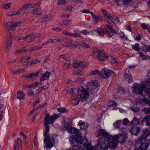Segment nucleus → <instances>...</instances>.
Listing matches in <instances>:
<instances>
[{
    "label": "nucleus",
    "mask_w": 150,
    "mask_h": 150,
    "mask_svg": "<svg viewBox=\"0 0 150 150\" xmlns=\"http://www.w3.org/2000/svg\"><path fill=\"white\" fill-rule=\"evenodd\" d=\"M140 119L134 117L133 120L130 122L129 125L127 126V125L129 122V121L127 118L123 119L122 121L121 120L117 121L113 124V126L115 128H117L121 131H139L140 128L138 127H134L132 125H137L140 123Z\"/></svg>",
    "instance_id": "1"
},
{
    "label": "nucleus",
    "mask_w": 150,
    "mask_h": 150,
    "mask_svg": "<svg viewBox=\"0 0 150 150\" xmlns=\"http://www.w3.org/2000/svg\"><path fill=\"white\" fill-rule=\"evenodd\" d=\"M71 132L72 136L71 137V141L76 146L81 147L79 144H83V148L85 150H97L95 146H91L88 142L86 138H82L81 134L79 132Z\"/></svg>",
    "instance_id": "2"
},
{
    "label": "nucleus",
    "mask_w": 150,
    "mask_h": 150,
    "mask_svg": "<svg viewBox=\"0 0 150 150\" xmlns=\"http://www.w3.org/2000/svg\"><path fill=\"white\" fill-rule=\"evenodd\" d=\"M127 137L126 134L116 135L115 136H109L107 138V141L112 144H115L117 142L122 143L125 141Z\"/></svg>",
    "instance_id": "3"
},
{
    "label": "nucleus",
    "mask_w": 150,
    "mask_h": 150,
    "mask_svg": "<svg viewBox=\"0 0 150 150\" xmlns=\"http://www.w3.org/2000/svg\"><path fill=\"white\" fill-rule=\"evenodd\" d=\"M64 124L61 127L62 131H79V129L71 126L72 122L70 118H67L64 122Z\"/></svg>",
    "instance_id": "4"
},
{
    "label": "nucleus",
    "mask_w": 150,
    "mask_h": 150,
    "mask_svg": "<svg viewBox=\"0 0 150 150\" xmlns=\"http://www.w3.org/2000/svg\"><path fill=\"white\" fill-rule=\"evenodd\" d=\"M133 92L135 93L138 94L139 95H142L143 96L142 94V91L144 88H145V85H142L140 84H136L132 86Z\"/></svg>",
    "instance_id": "5"
},
{
    "label": "nucleus",
    "mask_w": 150,
    "mask_h": 150,
    "mask_svg": "<svg viewBox=\"0 0 150 150\" xmlns=\"http://www.w3.org/2000/svg\"><path fill=\"white\" fill-rule=\"evenodd\" d=\"M58 117L59 116L57 114H55L51 116L48 113H47L44 118V123L49 124H52L54 120Z\"/></svg>",
    "instance_id": "6"
},
{
    "label": "nucleus",
    "mask_w": 150,
    "mask_h": 150,
    "mask_svg": "<svg viewBox=\"0 0 150 150\" xmlns=\"http://www.w3.org/2000/svg\"><path fill=\"white\" fill-rule=\"evenodd\" d=\"M49 132H45L44 134V136H45L44 139V142L46 144L45 146L48 148H50L53 146V143L51 141L50 137L48 133Z\"/></svg>",
    "instance_id": "7"
},
{
    "label": "nucleus",
    "mask_w": 150,
    "mask_h": 150,
    "mask_svg": "<svg viewBox=\"0 0 150 150\" xmlns=\"http://www.w3.org/2000/svg\"><path fill=\"white\" fill-rule=\"evenodd\" d=\"M77 91L81 98L85 99L87 98L89 96L88 92L87 91H86L83 87H81L79 88Z\"/></svg>",
    "instance_id": "8"
},
{
    "label": "nucleus",
    "mask_w": 150,
    "mask_h": 150,
    "mask_svg": "<svg viewBox=\"0 0 150 150\" xmlns=\"http://www.w3.org/2000/svg\"><path fill=\"white\" fill-rule=\"evenodd\" d=\"M19 24L18 22L13 23L12 22H7L5 26L7 28V30L8 31L14 30L16 27Z\"/></svg>",
    "instance_id": "9"
},
{
    "label": "nucleus",
    "mask_w": 150,
    "mask_h": 150,
    "mask_svg": "<svg viewBox=\"0 0 150 150\" xmlns=\"http://www.w3.org/2000/svg\"><path fill=\"white\" fill-rule=\"evenodd\" d=\"M98 81L94 80L89 82L87 85V88L89 91H92L96 89L98 86Z\"/></svg>",
    "instance_id": "10"
},
{
    "label": "nucleus",
    "mask_w": 150,
    "mask_h": 150,
    "mask_svg": "<svg viewBox=\"0 0 150 150\" xmlns=\"http://www.w3.org/2000/svg\"><path fill=\"white\" fill-rule=\"evenodd\" d=\"M113 73V71L104 68L102 70L100 74L104 78H106L110 76Z\"/></svg>",
    "instance_id": "11"
},
{
    "label": "nucleus",
    "mask_w": 150,
    "mask_h": 150,
    "mask_svg": "<svg viewBox=\"0 0 150 150\" xmlns=\"http://www.w3.org/2000/svg\"><path fill=\"white\" fill-rule=\"evenodd\" d=\"M87 63L85 62H75L72 64V66L74 68H78L79 67L81 68H85L87 67Z\"/></svg>",
    "instance_id": "12"
},
{
    "label": "nucleus",
    "mask_w": 150,
    "mask_h": 150,
    "mask_svg": "<svg viewBox=\"0 0 150 150\" xmlns=\"http://www.w3.org/2000/svg\"><path fill=\"white\" fill-rule=\"evenodd\" d=\"M108 29L106 31L108 33V35L109 37H111L114 34L117 35V32L112 27L109 26L108 25H106Z\"/></svg>",
    "instance_id": "13"
},
{
    "label": "nucleus",
    "mask_w": 150,
    "mask_h": 150,
    "mask_svg": "<svg viewBox=\"0 0 150 150\" xmlns=\"http://www.w3.org/2000/svg\"><path fill=\"white\" fill-rule=\"evenodd\" d=\"M42 71L41 69L38 70L35 73H31L29 74H27L26 76H24V77L27 78H35L38 76H40L42 73Z\"/></svg>",
    "instance_id": "14"
},
{
    "label": "nucleus",
    "mask_w": 150,
    "mask_h": 150,
    "mask_svg": "<svg viewBox=\"0 0 150 150\" xmlns=\"http://www.w3.org/2000/svg\"><path fill=\"white\" fill-rule=\"evenodd\" d=\"M150 132H143L140 136V138L137 139V142L139 143L144 142L146 140L147 137L150 135Z\"/></svg>",
    "instance_id": "15"
},
{
    "label": "nucleus",
    "mask_w": 150,
    "mask_h": 150,
    "mask_svg": "<svg viewBox=\"0 0 150 150\" xmlns=\"http://www.w3.org/2000/svg\"><path fill=\"white\" fill-rule=\"evenodd\" d=\"M97 52H99L98 56H97V59L100 61H103L104 60V58H106V56H105V53L104 52H101L100 50H97Z\"/></svg>",
    "instance_id": "16"
},
{
    "label": "nucleus",
    "mask_w": 150,
    "mask_h": 150,
    "mask_svg": "<svg viewBox=\"0 0 150 150\" xmlns=\"http://www.w3.org/2000/svg\"><path fill=\"white\" fill-rule=\"evenodd\" d=\"M125 73L124 77L126 78V80L129 83H131L132 81V77L130 71L129 70H126Z\"/></svg>",
    "instance_id": "17"
},
{
    "label": "nucleus",
    "mask_w": 150,
    "mask_h": 150,
    "mask_svg": "<svg viewBox=\"0 0 150 150\" xmlns=\"http://www.w3.org/2000/svg\"><path fill=\"white\" fill-rule=\"evenodd\" d=\"M12 42V37L11 36V34L9 32V35L7 36L6 37L5 44L7 48H9L11 47Z\"/></svg>",
    "instance_id": "18"
},
{
    "label": "nucleus",
    "mask_w": 150,
    "mask_h": 150,
    "mask_svg": "<svg viewBox=\"0 0 150 150\" xmlns=\"http://www.w3.org/2000/svg\"><path fill=\"white\" fill-rule=\"evenodd\" d=\"M73 42V40L70 38L66 39L65 41L62 45V46L65 47H72L73 44L71 43Z\"/></svg>",
    "instance_id": "19"
},
{
    "label": "nucleus",
    "mask_w": 150,
    "mask_h": 150,
    "mask_svg": "<svg viewBox=\"0 0 150 150\" xmlns=\"http://www.w3.org/2000/svg\"><path fill=\"white\" fill-rule=\"evenodd\" d=\"M144 102L146 104L150 105V100L144 97L143 99H137L136 101V104L137 105H138L142 104Z\"/></svg>",
    "instance_id": "20"
},
{
    "label": "nucleus",
    "mask_w": 150,
    "mask_h": 150,
    "mask_svg": "<svg viewBox=\"0 0 150 150\" xmlns=\"http://www.w3.org/2000/svg\"><path fill=\"white\" fill-rule=\"evenodd\" d=\"M109 136H110L108 134L107 132H98V137L101 139H103L107 137V138Z\"/></svg>",
    "instance_id": "21"
},
{
    "label": "nucleus",
    "mask_w": 150,
    "mask_h": 150,
    "mask_svg": "<svg viewBox=\"0 0 150 150\" xmlns=\"http://www.w3.org/2000/svg\"><path fill=\"white\" fill-rule=\"evenodd\" d=\"M142 124L147 126L150 125V116L144 117L142 121Z\"/></svg>",
    "instance_id": "22"
},
{
    "label": "nucleus",
    "mask_w": 150,
    "mask_h": 150,
    "mask_svg": "<svg viewBox=\"0 0 150 150\" xmlns=\"http://www.w3.org/2000/svg\"><path fill=\"white\" fill-rule=\"evenodd\" d=\"M78 125L80 126V128L81 129H83L84 130H86L88 128V125L86 122H83L82 120L79 121Z\"/></svg>",
    "instance_id": "23"
},
{
    "label": "nucleus",
    "mask_w": 150,
    "mask_h": 150,
    "mask_svg": "<svg viewBox=\"0 0 150 150\" xmlns=\"http://www.w3.org/2000/svg\"><path fill=\"white\" fill-rule=\"evenodd\" d=\"M91 15L92 16L93 18L94 19L95 23H97L99 21H102L103 18L101 16H97L95 15L93 12L91 13Z\"/></svg>",
    "instance_id": "24"
},
{
    "label": "nucleus",
    "mask_w": 150,
    "mask_h": 150,
    "mask_svg": "<svg viewBox=\"0 0 150 150\" xmlns=\"http://www.w3.org/2000/svg\"><path fill=\"white\" fill-rule=\"evenodd\" d=\"M50 74V72L47 71L45 73L43 74L40 78V81H44L49 79Z\"/></svg>",
    "instance_id": "25"
},
{
    "label": "nucleus",
    "mask_w": 150,
    "mask_h": 150,
    "mask_svg": "<svg viewBox=\"0 0 150 150\" xmlns=\"http://www.w3.org/2000/svg\"><path fill=\"white\" fill-rule=\"evenodd\" d=\"M143 46L141 47V50L144 52H150V45H147L144 44Z\"/></svg>",
    "instance_id": "26"
},
{
    "label": "nucleus",
    "mask_w": 150,
    "mask_h": 150,
    "mask_svg": "<svg viewBox=\"0 0 150 150\" xmlns=\"http://www.w3.org/2000/svg\"><path fill=\"white\" fill-rule=\"evenodd\" d=\"M25 94L21 90L19 91L17 93V97L20 100H22L24 98Z\"/></svg>",
    "instance_id": "27"
},
{
    "label": "nucleus",
    "mask_w": 150,
    "mask_h": 150,
    "mask_svg": "<svg viewBox=\"0 0 150 150\" xmlns=\"http://www.w3.org/2000/svg\"><path fill=\"white\" fill-rule=\"evenodd\" d=\"M42 11L41 8H36L32 11V13L34 15H37L40 14Z\"/></svg>",
    "instance_id": "28"
},
{
    "label": "nucleus",
    "mask_w": 150,
    "mask_h": 150,
    "mask_svg": "<svg viewBox=\"0 0 150 150\" xmlns=\"http://www.w3.org/2000/svg\"><path fill=\"white\" fill-rule=\"evenodd\" d=\"M106 59L108 61L111 62L112 63L116 64V63L117 62L116 59L112 56H107L106 57Z\"/></svg>",
    "instance_id": "29"
},
{
    "label": "nucleus",
    "mask_w": 150,
    "mask_h": 150,
    "mask_svg": "<svg viewBox=\"0 0 150 150\" xmlns=\"http://www.w3.org/2000/svg\"><path fill=\"white\" fill-rule=\"evenodd\" d=\"M108 143L109 142H108ZM100 147L103 150L107 149L109 147V143L105 142H103L102 143Z\"/></svg>",
    "instance_id": "30"
},
{
    "label": "nucleus",
    "mask_w": 150,
    "mask_h": 150,
    "mask_svg": "<svg viewBox=\"0 0 150 150\" xmlns=\"http://www.w3.org/2000/svg\"><path fill=\"white\" fill-rule=\"evenodd\" d=\"M97 33L99 35L101 36H103L104 34V30L100 27H98L96 29Z\"/></svg>",
    "instance_id": "31"
},
{
    "label": "nucleus",
    "mask_w": 150,
    "mask_h": 150,
    "mask_svg": "<svg viewBox=\"0 0 150 150\" xmlns=\"http://www.w3.org/2000/svg\"><path fill=\"white\" fill-rule=\"evenodd\" d=\"M142 143L140 146V148L142 150H147L149 145L146 143Z\"/></svg>",
    "instance_id": "32"
},
{
    "label": "nucleus",
    "mask_w": 150,
    "mask_h": 150,
    "mask_svg": "<svg viewBox=\"0 0 150 150\" xmlns=\"http://www.w3.org/2000/svg\"><path fill=\"white\" fill-rule=\"evenodd\" d=\"M117 103L114 100H111L107 104V106L108 107H110L115 106L117 105Z\"/></svg>",
    "instance_id": "33"
},
{
    "label": "nucleus",
    "mask_w": 150,
    "mask_h": 150,
    "mask_svg": "<svg viewBox=\"0 0 150 150\" xmlns=\"http://www.w3.org/2000/svg\"><path fill=\"white\" fill-rule=\"evenodd\" d=\"M31 58L30 56L28 57L24 56L23 57L20 59V62H23L24 63L25 62L27 61L28 60H29Z\"/></svg>",
    "instance_id": "34"
},
{
    "label": "nucleus",
    "mask_w": 150,
    "mask_h": 150,
    "mask_svg": "<svg viewBox=\"0 0 150 150\" xmlns=\"http://www.w3.org/2000/svg\"><path fill=\"white\" fill-rule=\"evenodd\" d=\"M52 17V15L50 13H46L44 16V20L45 21L50 20Z\"/></svg>",
    "instance_id": "35"
},
{
    "label": "nucleus",
    "mask_w": 150,
    "mask_h": 150,
    "mask_svg": "<svg viewBox=\"0 0 150 150\" xmlns=\"http://www.w3.org/2000/svg\"><path fill=\"white\" fill-rule=\"evenodd\" d=\"M40 61V60H37L35 61L28 62L25 65V66H29L32 64H35L39 63Z\"/></svg>",
    "instance_id": "36"
},
{
    "label": "nucleus",
    "mask_w": 150,
    "mask_h": 150,
    "mask_svg": "<svg viewBox=\"0 0 150 150\" xmlns=\"http://www.w3.org/2000/svg\"><path fill=\"white\" fill-rule=\"evenodd\" d=\"M79 98L78 97H77L72 100L71 103L74 105H77L79 103Z\"/></svg>",
    "instance_id": "37"
},
{
    "label": "nucleus",
    "mask_w": 150,
    "mask_h": 150,
    "mask_svg": "<svg viewBox=\"0 0 150 150\" xmlns=\"http://www.w3.org/2000/svg\"><path fill=\"white\" fill-rule=\"evenodd\" d=\"M132 48L135 51L139 52L140 51L141 48L139 47V44L136 43L134 46H132Z\"/></svg>",
    "instance_id": "38"
},
{
    "label": "nucleus",
    "mask_w": 150,
    "mask_h": 150,
    "mask_svg": "<svg viewBox=\"0 0 150 150\" xmlns=\"http://www.w3.org/2000/svg\"><path fill=\"white\" fill-rule=\"evenodd\" d=\"M74 37L76 38L77 37H80L81 32L79 30H74Z\"/></svg>",
    "instance_id": "39"
},
{
    "label": "nucleus",
    "mask_w": 150,
    "mask_h": 150,
    "mask_svg": "<svg viewBox=\"0 0 150 150\" xmlns=\"http://www.w3.org/2000/svg\"><path fill=\"white\" fill-rule=\"evenodd\" d=\"M96 74H99V75H100L99 71L97 69L93 70L90 72L89 73V75H94Z\"/></svg>",
    "instance_id": "40"
},
{
    "label": "nucleus",
    "mask_w": 150,
    "mask_h": 150,
    "mask_svg": "<svg viewBox=\"0 0 150 150\" xmlns=\"http://www.w3.org/2000/svg\"><path fill=\"white\" fill-rule=\"evenodd\" d=\"M22 142L21 139L18 138V139L15 141V143L13 145L18 146V145H20L21 146H22Z\"/></svg>",
    "instance_id": "41"
},
{
    "label": "nucleus",
    "mask_w": 150,
    "mask_h": 150,
    "mask_svg": "<svg viewBox=\"0 0 150 150\" xmlns=\"http://www.w3.org/2000/svg\"><path fill=\"white\" fill-rule=\"evenodd\" d=\"M47 85H45L39 88L38 90L39 91H42V90H45L47 89L48 88V83H47Z\"/></svg>",
    "instance_id": "42"
},
{
    "label": "nucleus",
    "mask_w": 150,
    "mask_h": 150,
    "mask_svg": "<svg viewBox=\"0 0 150 150\" xmlns=\"http://www.w3.org/2000/svg\"><path fill=\"white\" fill-rule=\"evenodd\" d=\"M70 65V63L69 61H67L64 64V69H68Z\"/></svg>",
    "instance_id": "43"
},
{
    "label": "nucleus",
    "mask_w": 150,
    "mask_h": 150,
    "mask_svg": "<svg viewBox=\"0 0 150 150\" xmlns=\"http://www.w3.org/2000/svg\"><path fill=\"white\" fill-rule=\"evenodd\" d=\"M130 109L134 112H137L139 111L140 108L139 107H130Z\"/></svg>",
    "instance_id": "44"
},
{
    "label": "nucleus",
    "mask_w": 150,
    "mask_h": 150,
    "mask_svg": "<svg viewBox=\"0 0 150 150\" xmlns=\"http://www.w3.org/2000/svg\"><path fill=\"white\" fill-rule=\"evenodd\" d=\"M29 8L28 4H27L24 5L23 7L21 8L20 10L21 11H25Z\"/></svg>",
    "instance_id": "45"
},
{
    "label": "nucleus",
    "mask_w": 150,
    "mask_h": 150,
    "mask_svg": "<svg viewBox=\"0 0 150 150\" xmlns=\"http://www.w3.org/2000/svg\"><path fill=\"white\" fill-rule=\"evenodd\" d=\"M11 5V4L9 3L7 4H4L3 5L2 7L3 8L5 9H7L10 8Z\"/></svg>",
    "instance_id": "46"
},
{
    "label": "nucleus",
    "mask_w": 150,
    "mask_h": 150,
    "mask_svg": "<svg viewBox=\"0 0 150 150\" xmlns=\"http://www.w3.org/2000/svg\"><path fill=\"white\" fill-rule=\"evenodd\" d=\"M71 22V21H69V20L66 19L63 21L62 22V24L66 26H68L70 24Z\"/></svg>",
    "instance_id": "47"
},
{
    "label": "nucleus",
    "mask_w": 150,
    "mask_h": 150,
    "mask_svg": "<svg viewBox=\"0 0 150 150\" xmlns=\"http://www.w3.org/2000/svg\"><path fill=\"white\" fill-rule=\"evenodd\" d=\"M27 51V50L26 49H20L16 50V53L17 54L18 53H24L26 52Z\"/></svg>",
    "instance_id": "48"
},
{
    "label": "nucleus",
    "mask_w": 150,
    "mask_h": 150,
    "mask_svg": "<svg viewBox=\"0 0 150 150\" xmlns=\"http://www.w3.org/2000/svg\"><path fill=\"white\" fill-rule=\"evenodd\" d=\"M132 0H122L123 4L126 6L131 2Z\"/></svg>",
    "instance_id": "49"
},
{
    "label": "nucleus",
    "mask_w": 150,
    "mask_h": 150,
    "mask_svg": "<svg viewBox=\"0 0 150 150\" xmlns=\"http://www.w3.org/2000/svg\"><path fill=\"white\" fill-rule=\"evenodd\" d=\"M145 92L146 96H147L150 99V88H147L145 90Z\"/></svg>",
    "instance_id": "50"
},
{
    "label": "nucleus",
    "mask_w": 150,
    "mask_h": 150,
    "mask_svg": "<svg viewBox=\"0 0 150 150\" xmlns=\"http://www.w3.org/2000/svg\"><path fill=\"white\" fill-rule=\"evenodd\" d=\"M122 94L121 91H119L114 95V96L115 98H117V97L119 98L121 96Z\"/></svg>",
    "instance_id": "51"
},
{
    "label": "nucleus",
    "mask_w": 150,
    "mask_h": 150,
    "mask_svg": "<svg viewBox=\"0 0 150 150\" xmlns=\"http://www.w3.org/2000/svg\"><path fill=\"white\" fill-rule=\"evenodd\" d=\"M120 35L121 38L124 39L125 40H127V37L124 34V32H121L120 33Z\"/></svg>",
    "instance_id": "52"
},
{
    "label": "nucleus",
    "mask_w": 150,
    "mask_h": 150,
    "mask_svg": "<svg viewBox=\"0 0 150 150\" xmlns=\"http://www.w3.org/2000/svg\"><path fill=\"white\" fill-rule=\"evenodd\" d=\"M74 73V74H76L82 75L83 74V72L82 71L77 70L76 71L74 70L73 71Z\"/></svg>",
    "instance_id": "53"
},
{
    "label": "nucleus",
    "mask_w": 150,
    "mask_h": 150,
    "mask_svg": "<svg viewBox=\"0 0 150 150\" xmlns=\"http://www.w3.org/2000/svg\"><path fill=\"white\" fill-rule=\"evenodd\" d=\"M22 146L20 145H18V146L13 145V149L14 150H20L21 149Z\"/></svg>",
    "instance_id": "54"
},
{
    "label": "nucleus",
    "mask_w": 150,
    "mask_h": 150,
    "mask_svg": "<svg viewBox=\"0 0 150 150\" xmlns=\"http://www.w3.org/2000/svg\"><path fill=\"white\" fill-rule=\"evenodd\" d=\"M143 111L146 114H150V107L148 108H144Z\"/></svg>",
    "instance_id": "55"
},
{
    "label": "nucleus",
    "mask_w": 150,
    "mask_h": 150,
    "mask_svg": "<svg viewBox=\"0 0 150 150\" xmlns=\"http://www.w3.org/2000/svg\"><path fill=\"white\" fill-rule=\"evenodd\" d=\"M27 94L28 95L33 97L34 96V92L32 90H30L28 91Z\"/></svg>",
    "instance_id": "56"
},
{
    "label": "nucleus",
    "mask_w": 150,
    "mask_h": 150,
    "mask_svg": "<svg viewBox=\"0 0 150 150\" xmlns=\"http://www.w3.org/2000/svg\"><path fill=\"white\" fill-rule=\"evenodd\" d=\"M107 22L110 24V26H113L114 23L112 22V20L110 18H108L106 20Z\"/></svg>",
    "instance_id": "57"
},
{
    "label": "nucleus",
    "mask_w": 150,
    "mask_h": 150,
    "mask_svg": "<svg viewBox=\"0 0 150 150\" xmlns=\"http://www.w3.org/2000/svg\"><path fill=\"white\" fill-rule=\"evenodd\" d=\"M58 111L64 113L66 111V109L65 108H59L58 109Z\"/></svg>",
    "instance_id": "58"
},
{
    "label": "nucleus",
    "mask_w": 150,
    "mask_h": 150,
    "mask_svg": "<svg viewBox=\"0 0 150 150\" xmlns=\"http://www.w3.org/2000/svg\"><path fill=\"white\" fill-rule=\"evenodd\" d=\"M81 46L86 48H88L89 47L88 45L84 42H83L81 43Z\"/></svg>",
    "instance_id": "59"
},
{
    "label": "nucleus",
    "mask_w": 150,
    "mask_h": 150,
    "mask_svg": "<svg viewBox=\"0 0 150 150\" xmlns=\"http://www.w3.org/2000/svg\"><path fill=\"white\" fill-rule=\"evenodd\" d=\"M44 126L45 127V131H49V130L50 126L48 125L49 124L44 123Z\"/></svg>",
    "instance_id": "60"
},
{
    "label": "nucleus",
    "mask_w": 150,
    "mask_h": 150,
    "mask_svg": "<svg viewBox=\"0 0 150 150\" xmlns=\"http://www.w3.org/2000/svg\"><path fill=\"white\" fill-rule=\"evenodd\" d=\"M65 4V0H59L57 3V4L61 5L64 4Z\"/></svg>",
    "instance_id": "61"
},
{
    "label": "nucleus",
    "mask_w": 150,
    "mask_h": 150,
    "mask_svg": "<svg viewBox=\"0 0 150 150\" xmlns=\"http://www.w3.org/2000/svg\"><path fill=\"white\" fill-rule=\"evenodd\" d=\"M63 33L66 35L74 37V33H69L67 32H66L64 31H63Z\"/></svg>",
    "instance_id": "62"
},
{
    "label": "nucleus",
    "mask_w": 150,
    "mask_h": 150,
    "mask_svg": "<svg viewBox=\"0 0 150 150\" xmlns=\"http://www.w3.org/2000/svg\"><path fill=\"white\" fill-rule=\"evenodd\" d=\"M72 46V47L74 46L75 47H76L78 49H79L81 47V44L80 45L78 43H76V44H73Z\"/></svg>",
    "instance_id": "63"
},
{
    "label": "nucleus",
    "mask_w": 150,
    "mask_h": 150,
    "mask_svg": "<svg viewBox=\"0 0 150 150\" xmlns=\"http://www.w3.org/2000/svg\"><path fill=\"white\" fill-rule=\"evenodd\" d=\"M149 26V25H148L147 24L146 25L144 23H143L141 25V27L144 30H146Z\"/></svg>",
    "instance_id": "64"
}]
</instances>
